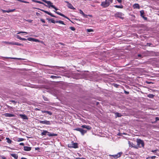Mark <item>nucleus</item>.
Wrapping results in <instances>:
<instances>
[{"instance_id":"nucleus-62","label":"nucleus","mask_w":159,"mask_h":159,"mask_svg":"<svg viewBox=\"0 0 159 159\" xmlns=\"http://www.w3.org/2000/svg\"><path fill=\"white\" fill-rule=\"evenodd\" d=\"M34 109H36V110H37V109H39L37 108H35Z\"/></svg>"},{"instance_id":"nucleus-43","label":"nucleus","mask_w":159,"mask_h":159,"mask_svg":"<svg viewBox=\"0 0 159 159\" xmlns=\"http://www.w3.org/2000/svg\"><path fill=\"white\" fill-rule=\"evenodd\" d=\"M11 102L12 103H13V104H15V103H16V102L15 101H14V100H11Z\"/></svg>"},{"instance_id":"nucleus-23","label":"nucleus","mask_w":159,"mask_h":159,"mask_svg":"<svg viewBox=\"0 0 159 159\" xmlns=\"http://www.w3.org/2000/svg\"><path fill=\"white\" fill-rule=\"evenodd\" d=\"M2 43H5L7 44L13 45V42H8L7 41H2Z\"/></svg>"},{"instance_id":"nucleus-30","label":"nucleus","mask_w":159,"mask_h":159,"mask_svg":"<svg viewBox=\"0 0 159 159\" xmlns=\"http://www.w3.org/2000/svg\"><path fill=\"white\" fill-rule=\"evenodd\" d=\"M48 20L49 21H50L52 23L55 24L56 23V21H55L53 19H50Z\"/></svg>"},{"instance_id":"nucleus-47","label":"nucleus","mask_w":159,"mask_h":159,"mask_svg":"<svg viewBox=\"0 0 159 159\" xmlns=\"http://www.w3.org/2000/svg\"><path fill=\"white\" fill-rule=\"evenodd\" d=\"M20 145H22V146H24V143H20Z\"/></svg>"},{"instance_id":"nucleus-36","label":"nucleus","mask_w":159,"mask_h":159,"mask_svg":"<svg viewBox=\"0 0 159 159\" xmlns=\"http://www.w3.org/2000/svg\"><path fill=\"white\" fill-rule=\"evenodd\" d=\"M21 33H22V34H24V33H25V34H27V32H24V31H20L19 32H18L17 34H21Z\"/></svg>"},{"instance_id":"nucleus-39","label":"nucleus","mask_w":159,"mask_h":159,"mask_svg":"<svg viewBox=\"0 0 159 159\" xmlns=\"http://www.w3.org/2000/svg\"><path fill=\"white\" fill-rule=\"evenodd\" d=\"M70 29L72 31H74L75 30V28L73 27H70Z\"/></svg>"},{"instance_id":"nucleus-6","label":"nucleus","mask_w":159,"mask_h":159,"mask_svg":"<svg viewBox=\"0 0 159 159\" xmlns=\"http://www.w3.org/2000/svg\"><path fill=\"white\" fill-rule=\"evenodd\" d=\"M65 2L66 3H67V6L68 7V8H69L70 9H72V10H75V8H74L73 6L70 3L68 2L65 1Z\"/></svg>"},{"instance_id":"nucleus-58","label":"nucleus","mask_w":159,"mask_h":159,"mask_svg":"<svg viewBox=\"0 0 159 159\" xmlns=\"http://www.w3.org/2000/svg\"><path fill=\"white\" fill-rule=\"evenodd\" d=\"M77 159H85V158H83V157L82 158H78Z\"/></svg>"},{"instance_id":"nucleus-16","label":"nucleus","mask_w":159,"mask_h":159,"mask_svg":"<svg viewBox=\"0 0 159 159\" xmlns=\"http://www.w3.org/2000/svg\"><path fill=\"white\" fill-rule=\"evenodd\" d=\"M4 115L6 117H11L14 116V115L10 114V113H6L4 114Z\"/></svg>"},{"instance_id":"nucleus-19","label":"nucleus","mask_w":159,"mask_h":159,"mask_svg":"<svg viewBox=\"0 0 159 159\" xmlns=\"http://www.w3.org/2000/svg\"><path fill=\"white\" fill-rule=\"evenodd\" d=\"M80 14H81L84 17H87V15L84 14L83 12L81 10H80Z\"/></svg>"},{"instance_id":"nucleus-33","label":"nucleus","mask_w":159,"mask_h":159,"mask_svg":"<svg viewBox=\"0 0 159 159\" xmlns=\"http://www.w3.org/2000/svg\"><path fill=\"white\" fill-rule=\"evenodd\" d=\"M115 115L116 116V117H120L121 116V114H120L119 113H116Z\"/></svg>"},{"instance_id":"nucleus-40","label":"nucleus","mask_w":159,"mask_h":159,"mask_svg":"<svg viewBox=\"0 0 159 159\" xmlns=\"http://www.w3.org/2000/svg\"><path fill=\"white\" fill-rule=\"evenodd\" d=\"M43 98L45 101H48V98L44 96H43Z\"/></svg>"},{"instance_id":"nucleus-8","label":"nucleus","mask_w":159,"mask_h":159,"mask_svg":"<svg viewBox=\"0 0 159 159\" xmlns=\"http://www.w3.org/2000/svg\"><path fill=\"white\" fill-rule=\"evenodd\" d=\"M41 10L43 12H44L45 13L47 14H48L50 15V16H52V17H57L55 16L54 15H53L52 13H51L50 12H48L47 11H45V10Z\"/></svg>"},{"instance_id":"nucleus-1","label":"nucleus","mask_w":159,"mask_h":159,"mask_svg":"<svg viewBox=\"0 0 159 159\" xmlns=\"http://www.w3.org/2000/svg\"><path fill=\"white\" fill-rule=\"evenodd\" d=\"M41 135H48L49 137L53 136H57V134H54L53 133H50L48 132L47 130H43V132L41 133Z\"/></svg>"},{"instance_id":"nucleus-20","label":"nucleus","mask_w":159,"mask_h":159,"mask_svg":"<svg viewBox=\"0 0 159 159\" xmlns=\"http://www.w3.org/2000/svg\"><path fill=\"white\" fill-rule=\"evenodd\" d=\"M42 112L43 113H47L49 115H51L52 114V113L49 111H45L44 110H42Z\"/></svg>"},{"instance_id":"nucleus-57","label":"nucleus","mask_w":159,"mask_h":159,"mask_svg":"<svg viewBox=\"0 0 159 159\" xmlns=\"http://www.w3.org/2000/svg\"><path fill=\"white\" fill-rule=\"evenodd\" d=\"M147 83L148 84H150V83H152V82H147Z\"/></svg>"},{"instance_id":"nucleus-24","label":"nucleus","mask_w":159,"mask_h":159,"mask_svg":"<svg viewBox=\"0 0 159 159\" xmlns=\"http://www.w3.org/2000/svg\"><path fill=\"white\" fill-rule=\"evenodd\" d=\"M32 1H33L34 2H35L39 3V4L44 5V4L43 2H42L40 1H37L36 0H32Z\"/></svg>"},{"instance_id":"nucleus-56","label":"nucleus","mask_w":159,"mask_h":159,"mask_svg":"<svg viewBox=\"0 0 159 159\" xmlns=\"http://www.w3.org/2000/svg\"><path fill=\"white\" fill-rule=\"evenodd\" d=\"M56 77V76H51V77H52V78H54V77L55 78V77Z\"/></svg>"},{"instance_id":"nucleus-59","label":"nucleus","mask_w":159,"mask_h":159,"mask_svg":"<svg viewBox=\"0 0 159 159\" xmlns=\"http://www.w3.org/2000/svg\"><path fill=\"white\" fill-rule=\"evenodd\" d=\"M21 159H27L25 158V157H22L21 158Z\"/></svg>"},{"instance_id":"nucleus-26","label":"nucleus","mask_w":159,"mask_h":159,"mask_svg":"<svg viewBox=\"0 0 159 159\" xmlns=\"http://www.w3.org/2000/svg\"><path fill=\"white\" fill-rule=\"evenodd\" d=\"M13 45H16L17 46H23V45H22L21 44L18 43L17 42H13Z\"/></svg>"},{"instance_id":"nucleus-29","label":"nucleus","mask_w":159,"mask_h":159,"mask_svg":"<svg viewBox=\"0 0 159 159\" xmlns=\"http://www.w3.org/2000/svg\"><path fill=\"white\" fill-rule=\"evenodd\" d=\"M6 139L7 140V142L9 143H11L12 142V141L9 138H6Z\"/></svg>"},{"instance_id":"nucleus-55","label":"nucleus","mask_w":159,"mask_h":159,"mask_svg":"<svg viewBox=\"0 0 159 159\" xmlns=\"http://www.w3.org/2000/svg\"><path fill=\"white\" fill-rule=\"evenodd\" d=\"M49 66V67H51V68H52L54 66Z\"/></svg>"},{"instance_id":"nucleus-14","label":"nucleus","mask_w":159,"mask_h":159,"mask_svg":"<svg viewBox=\"0 0 159 159\" xmlns=\"http://www.w3.org/2000/svg\"><path fill=\"white\" fill-rule=\"evenodd\" d=\"M81 127L83 128H85L88 130H90L91 129V127L90 126L86 125H82Z\"/></svg>"},{"instance_id":"nucleus-42","label":"nucleus","mask_w":159,"mask_h":159,"mask_svg":"<svg viewBox=\"0 0 159 159\" xmlns=\"http://www.w3.org/2000/svg\"><path fill=\"white\" fill-rule=\"evenodd\" d=\"M156 157L155 156H152L150 158L152 159H155Z\"/></svg>"},{"instance_id":"nucleus-25","label":"nucleus","mask_w":159,"mask_h":159,"mask_svg":"<svg viewBox=\"0 0 159 159\" xmlns=\"http://www.w3.org/2000/svg\"><path fill=\"white\" fill-rule=\"evenodd\" d=\"M114 7H115L119 8H123V6L122 5H115Z\"/></svg>"},{"instance_id":"nucleus-35","label":"nucleus","mask_w":159,"mask_h":159,"mask_svg":"<svg viewBox=\"0 0 159 159\" xmlns=\"http://www.w3.org/2000/svg\"><path fill=\"white\" fill-rule=\"evenodd\" d=\"M24 140V139L23 138H19L18 139V142L22 141Z\"/></svg>"},{"instance_id":"nucleus-34","label":"nucleus","mask_w":159,"mask_h":159,"mask_svg":"<svg viewBox=\"0 0 159 159\" xmlns=\"http://www.w3.org/2000/svg\"><path fill=\"white\" fill-rule=\"evenodd\" d=\"M128 144H129V147H134L133 146V143H131L130 141H129L128 142Z\"/></svg>"},{"instance_id":"nucleus-48","label":"nucleus","mask_w":159,"mask_h":159,"mask_svg":"<svg viewBox=\"0 0 159 159\" xmlns=\"http://www.w3.org/2000/svg\"><path fill=\"white\" fill-rule=\"evenodd\" d=\"M41 20L43 23H45V20L44 19H41Z\"/></svg>"},{"instance_id":"nucleus-50","label":"nucleus","mask_w":159,"mask_h":159,"mask_svg":"<svg viewBox=\"0 0 159 159\" xmlns=\"http://www.w3.org/2000/svg\"><path fill=\"white\" fill-rule=\"evenodd\" d=\"M147 45L148 46H151V45L152 44L151 43H147Z\"/></svg>"},{"instance_id":"nucleus-22","label":"nucleus","mask_w":159,"mask_h":159,"mask_svg":"<svg viewBox=\"0 0 159 159\" xmlns=\"http://www.w3.org/2000/svg\"><path fill=\"white\" fill-rule=\"evenodd\" d=\"M87 131L86 130L82 129L80 132L82 135H84V134Z\"/></svg>"},{"instance_id":"nucleus-46","label":"nucleus","mask_w":159,"mask_h":159,"mask_svg":"<svg viewBox=\"0 0 159 159\" xmlns=\"http://www.w3.org/2000/svg\"><path fill=\"white\" fill-rule=\"evenodd\" d=\"M119 3H121L122 2V0H116Z\"/></svg>"},{"instance_id":"nucleus-12","label":"nucleus","mask_w":159,"mask_h":159,"mask_svg":"<svg viewBox=\"0 0 159 159\" xmlns=\"http://www.w3.org/2000/svg\"><path fill=\"white\" fill-rule=\"evenodd\" d=\"M31 148L28 146H24V150L25 151H29L31 150Z\"/></svg>"},{"instance_id":"nucleus-60","label":"nucleus","mask_w":159,"mask_h":159,"mask_svg":"<svg viewBox=\"0 0 159 159\" xmlns=\"http://www.w3.org/2000/svg\"><path fill=\"white\" fill-rule=\"evenodd\" d=\"M2 159H6V157H2Z\"/></svg>"},{"instance_id":"nucleus-53","label":"nucleus","mask_w":159,"mask_h":159,"mask_svg":"<svg viewBox=\"0 0 159 159\" xmlns=\"http://www.w3.org/2000/svg\"><path fill=\"white\" fill-rule=\"evenodd\" d=\"M125 93L126 94H128L129 93V92H127V91H125Z\"/></svg>"},{"instance_id":"nucleus-5","label":"nucleus","mask_w":159,"mask_h":159,"mask_svg":"<svg viewBox=\"0 0 159 159\" xmlns=\"http://www.w3.org/2000/svg\"><path fill=\"white\" fill-rule=\"evenodd\" d=\"M137 144L139 145H141L140 147H143L144 146V143L143 140L141 139H139L137 140Z\"/></svg>"},{"instance_id":"nucleus-10","label":"nucleus","mask_w":159,"mask_h":159,"mask_svg":"<svg viewBox=\"0 0 159 159\" xmlns=\"http://www.w3.org/2000/svg\"><path fill=\"white\" fill-rule=\"evenodd\" d=\"M19 116L24 120H28V118L25 114H20Z\"/></svg>"},{"instance_id":"nucleus-3","label":"nucleus","mask_w":159,"mask_h":159,"mask_svg":"<svg viewBox=\"0 0 159 159\" xmlns=\"http://www.w3.org/2000/svg\"><path fill=\"white\" fill-rule=\"evenodd\" d=\"M39 123H40L45 124L47 125H49L51 124V122L52 121H49L47 120H39Z\"/></svg>"},{"instance_id":"nucleus-52","label":"nucleus","mask_w":159,"mask_h":159,"mask_svg":"<svg viewBox=\"0 0 159 159\" xmlns=\"http://www.w3.org/2000/svg\"><path fill=\"white\" fill-rule=\"evenodd\" d=\"M156 121L159 120V118L158 117H156Z\"/></svg>"},{"instance_id":"nucleus-27","label":"nucleus","mask_w":159,"mask_h":159,"mask_svg":"<svg viewBox=\"0 0 159 159\" xmlns=\"http://www.w3.org/2000/svg\"><path fill=\"white\" fill-rule=\"evenodd\" d=\"M56 23H59L63 25H65V24L64 23L63 21L61 20L56 21Z\"/></svg>"},{"instance_id":"nucleus-38","label":"nucleus","mask_w":159,"mask_h":159,"mask_svg":"<svg viewBox=\"0 0 159 159\" xmlns=\"http://www.w3.org/2000/svg\"><path fill=\"white\" fill-rule=\"evenodd\" d=\"M51 7L52 8L54 9L55 10V11H56L57 10H58V9L55 6H54V5H52L51 6Z\"/></svg>"},{"instance_id":"nucleus-51","label":"nucleus","mask_w":159,"mask_h":159,"mask_svg":"<svg viewBox=\"0 0 159 159\" xmlns=\"http://www.w3.org/2000/svg\"><path fill=\"white\" fill-rule=\"evenodd\" d=\"M23 2L25 3H29V2H28L25 1H23Z\"/></svg>"},{"instance_id":"nucleus-49","label":"nucleus","mask_w":159,"mask_h":159,"mask_svg":"<svg viewBox=\"0 0 159 159\" xmlns=\"http://www.w3.org/2000/svg\"><path fill=\"white\" fill-rule=\"evenodd\" d=\"M157 150H154L152 151V152H157Z\"/></svg>"},{"instance_id":"nucleus-13","label":"nucleus","mask_w":159,"mask_h":159,"mask_svg":"<svg viewBox=\"0 0 159 159\" xmlns=\"http://www.w3.org/2000/svg\"><path fill=\"white\" fill-rule=\"evenodd\" d=\"M54 11L56 13H57V14L62 16H63V17H64L65 18L67 19H69V18L67 17H66V16H65L64 15H63V14L61 13L60 12H58V11Z\"/></svg>"},{"instance_id":"nucleus-63","label":"nucleus","mask_w":159,"mask_h":159,"mask_svg":"<svg viewBox=\"0 0 159 159\" xmlns=\"http://www.w3.org/2000/svg\"><path fill=\"white\" fill-rule=\"evenodd\" d=\"M38 14V12H37V13H36V14H37H37Z\"/></svg>"},{"instance_id":"nucleus-15","label":"nucleus","mask_w":159,"mask_h":159,"mask_svg":"<svg viewBox=\"0 0 159 159\" xmlns=\"http://www.w3.org/2000/svg\"><path fill=\"white\" fill-rule=\"evenodd\" d=\"M122 153L121 152H120L118 153L117 154H116L115 155H113L112 156L113 157L115 158H116L117 157H120L121 154Z\"/></svg>"},{"instance_id":"nucleus-7","label":"nucleus","mask_w":159,"mask_h":159,"mask_svg":"<svg viewBox=\"0 0 159 159\" xmlns=\"http://www.w3.org/2000/svg\"><path fill=\"white\" fill-rule=\"evenodd\" d=\"M42 0L48 4V5L49 6V8H50V7H51V6L52 5H52V3L50 1H47L46 0Z\"/></svg>"},{"instance_id":"nucleus-37","label":"nucleus","mask_w":159,"mask_h":159,"mask_svg":"<svg viewBox=\"0 0 159 159\" xmlns=\"http://www.w3.org/2000/svg\"><path fill=\"white\" fill-rule=\"evenodd\" d=\"M81 128H76V129H74L75 130H76L77 131H80V130H81Z\"/></svg>"},{"instance_id":"nucleus-45","label":"nucleus","mask_w":159,"mask_h":159,"mask_svg":"<svg viewBox=\"0 0 159 159\" xmlns=\"http://www.w3.org/2000/svg\"><path fill=\"white\" fill-rule=\"evenodd\" d=\"M2 11L3 13L7 12V10H2Z\"/></svg>"},{"instance_id":"nucleus-61","label":"nucleus","mask_w":159,"mask_h":159,"mask_svg":"<svg viewBox=\"0 0 159 159\" xmlns=\"http://www.w3.org/2000/svg\"><path fill=\"white\" fill-rule=\"evenodd\" d=\"M138 56L139 57H140L141 56V55H138Z\"/></svg>"},{"instance_id":"nucleus-4","label":"nucleus","mask_w":159,"mask_h":159,"mask_svg":"<svg viewBox=\"0 0 159 159\" xmlns=\"http://www.w3.org/2000/svg\"><path fill=\"white\" fill-rule=\"evenodd\" d=\"M68 146L70 148H78V144L77 143H72L71 144H68Z\"/></svg>"},{"instance_id":"nucleus-9","label":"nucleus","mask_w":159,"mask_h":159,"mask_svg":"<svg viewBox=\"0 0 159 159\" xmlns=\"http://www.w3.org/2000/svg\"><path fill=\"white\" fill-rule=\"evenodd\" d=\"M27 40L29 41H32L35 42H39V40L36 39H35L32 38H29L27 39Z\"/></svg>"},{"instance_id":"nucleus-28","label":"nucleus","mask_w":159,"mask_h":159,"mask_svg":"<svg viewBox=\"0 0 159 159\" xmlns=\"http://www.w3.org/2000/svg\"><path fill=\"white\" fill-rule=\"evenodd\" d=\"M7 58H9L11 59H18V60H21L22 59L20 58H17L16 57H7Z\"/></svg>"},{"instance_id":"nucleus-17","label":"nucleus","mask_w":159,"mask_h":159,"mask_svg":"<svg viewBox=\"0 0 159 159\" xmlns=\"http://www.w3.org/2000/svg\"><path fill=\"white\" fill-rule=\"evenodd\" d=\"M11 155L16 159H17L18 158V156L17 154L15 153H11Z\"/></svg>"},{"instance_id":"nucleus-31","label":"nucleus","mask_w":159,"mask_h":159,"mask_svg":"<svg viewBox=\"0 0 159 159\" xmlns=\"http://www.w3.org/2000/svg\"><path fill=\"white\" fill-rule=\"evenodd\" d=\"M15 10H16L15 9H12V10H7V13H9L10 12H12L14 11H15Z\"/></svg>"},{"instance_id":"nucleus-44","label":"nucleus","mask_w":159,"mask_h":159,"mask_svg":"<svg viewBox=\"0 0 159 159\" xmlns=\"http://www.w3.org/2000/svg\"><path fill=\"white\" fill-rule=\"evenodd\" d=\"M108 1H109L110 3H112L113 2V0H107Z\"/></svg>"},{"instance_id":"nucleus-54","label":"nucleus","mask_w":159,"mask_h":159,"mask_svg":"<svg viewBox=\"0 0 159 159\" xmlns=\"http://www.w3.org/2000/svg\"><path fill=\"white\" fill-rule=\"evenodd\" d=\"M77 154L79 156H80V157L81 156V154H80L79 153H78Z\"/></svg>"},{"instance_id":"nucleus-32","label":"nucleus","mask_w":159,"mask_h":159,"mask_svg":"<svg viewBox=\"0 0 159 159\" xmlns=\"http://www.w3.org/2000/svg\"><path fill=\"white\" fill-rule=\"evenodd\" d=\"M148 97L149 98H152L154 97V95L152 94H149L148 95Z\"/></svg>"},{"instance_id":"nucleus-2","label":"nucleus","mask_w":159,"mask_h":159,"mask_svg":"<svg viewBox=\"0 0 159 159\" xmlns=\"http://www.w3.org/2000/svg\"><path fill=\"white\" fill-rule=\"evenodd\" d=\"M110 4L109 2L107 1V0H106L105 1L101 2V5L103 7L105 8L109 6Z\"/></svg>"},{"instance_id":"nucleus-41","label":"nucleus","mask_w":159,"mask_h":159,"mask_svg":"<svg viewBox=\"0 0 159 159\" xmlns=\"http://www.w3.org/2000/svg\"><path fill=\"white\" fill-rule=\"evenodd\" d=\"M87 31L88 32H90L93 31V30L91 29H88L87 30Z\"/></svg>"},{"instance_id":"nucleus-18","label":"nucleus","mask_w":159,"mask_h":159,"mask_svg":"<svg viewBox=\"0 0 159 159\" xmlns=\"http://www.w3.org/2000/svg\"><path fill=\"white\" fill-rule=\"evenodd\" d=\"M16 38H17L18 39L20 40H22L25 41V40H27V39H26L25 38H21L18 35H16Z\"/></svg>"},{"instance_id":"nucleus-21","label":"nucleus","mask_w":159,"mask_h":159,"mask_svg":"<svg viewBox=\"0 0 159 159\" xmlns=\"http://www.w3.org/2000/svg\"><path fill=\"white\" fill-rule=\"evenodd\" d=\"M133 7L134 8H139V6L138 4H134L133 5Z\"/></svg>"},{"instance_id":"nucleus-11","label":"nucleus","mask_w":159,"mask_h":159,"mask_svg":"<svg viewBox=\"0 0 159 159\" xmlns=\"http://www.w3.org/2000/svg\"><path fill=\"white\" fill-rule=\"evenodd\" d=\"M140 13L141 16L145 20H147V17H145L143 15L144 14V12L143 11H140Z\"/></svg>"}]
</instances>
